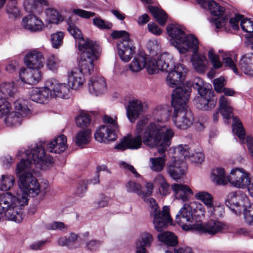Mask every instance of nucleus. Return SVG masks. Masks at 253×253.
<instances>
[{
  "instance_id": "nucleus-3",
  "label": "nucleus",
  "mask_w": 253,
  "mask_h": 253,
  "mask_svg": "<svg viewBox=\"0 0 253 253\" xmlns=\"http://www.w3.org/2000/svg\"><path fill=\"white\" fill-rule=\"evenodd\" d=\"M68 32L78 40V48L82 52L79 62V70L84 75H90L94 71V62L99 57L101 50L95 42L83 39L81 31L72 23H68Z\"/></svg>"
},
{
  "instance_id": "nucleus-26",
  "label": "nucleus",
  "mask_w": 253,
  "mask_h": 253,
  "mask_svg": "<svg viewBox=\"0 0 253 253\" xmlns=\"http://www.w3.org/2000/svg\"><path fill=\"white\" fill-rule=\"evenodd\" d=\"M94 138L99 142L107 143L114 141L116 139L115 130L107 125H103L96 130Z\"/></svg>"
},
{
  "instance_id": "nucleus-24",
  "label": "nucleus",
  "mask_w": 253,
  "mask_h": 253,
  "mask_svg": "<svg viewBox=\"0 0 253 253\" xmlns=\"http://www.w3.org/2000/svg\"><path fill=\"white\" fill-rule=\"evenodd\" d=\"M118 54L121 59L128 62L135 53V48L129 40L119 41L117 43Z\"/></svg>"
},
{
  "instance_id": "nucleus-62",
  "label": "nucleus",
  "mask_w": 253,
  "mask_h": 253,
  "mask_svg": "<svg viewBox=\"0 0 253 253\" xmlns=\"http://www.w3.org/2000/svg\"><path fill=\"white\" fill-rule=\"evenodd\" d=\"M48 228L52 230H59L63 231L68 229V226L62 222L54 221L49 224Z\"/></svg>"
},
{
  "instance_id": "nucleus-23",
  "label": "nucleus",
  "mask_w": 253,
  "mask_h": 253,
  "mask_svg": "<svg viewBox=\"0 0 253 253\" xmlns=\"http://www.w3.org/2000/svg\"><path fill=\"white\" fill-rule=\"evenodd\" d=\"M24 61L28 68L40 69L43 67L44 58L42 52L33 50L26 54Z\"/></svg>"
},
{
  "instance_id": "nucleus-19",
  "label": "nucleus",
  "mask_w": 253,
  "mask_h": 253,
  "mask_svg": "<svg viewBox=\"0 0 253 253\" xmlns=\"http://www.w3.org/2000/svg\"><path fill=\"white\" fill-rule=\"evenodd\" d=\"M87 87L89 93L93 95L98 96L104 93L107 90L105 79L98 75L91 76L88 81Z\"/></svg>"
},
{
  "instance_id": "nucleus-7",
  "label": "nucleus",
  "mask_w": 253,
  "mask_h": 253,
  "mask_svg": "<svg viewBox=\"0 0 253 253\" xmlns=\"http://www.w3.org/2000/svg\"><path fill=\"white\" fill-rule=\"evenodd\" d=\"M225 205L236 214L243 211L245 222L253 225V203L249 205L248 198L241 191L230 193L225 201Z\"/></svg>"
},
{
  "instance_id": "nucleus-39",
  "label": "nucleus",
  "mask_w": 253,
  "mask_h": 253,
  "mask_svg": "<svg viewBox=\"0 0 253 253\" xmlns=\"http://www.w3.org/2000/svg\"><path fill=\"white\" fill-rule=\"evenodd\" d=\"M152 235L147 232L141 233L135 242V248H146L150 247L153 242Z\"/></svg>"
},
{
  "instance_id": "nucleus-25",
  "label": "nucleus",
  "mask_w": 253,
  "mask_h": 253,
  "mask_svg": "<svg viewBox=\"0 0 253 253\" xmlns=\"http://www.w3.org/2000/svg\"><path fill=\"white\" fill-rule=\"evenodd\" d=\"M167 31L170 37L171 44L177 48L181 42L185 33L182 28L176 24H169L167 26Z\"/></svg>"
},
{
  "instance_id": "nucleus-9",
  "label": "nucleus",
  "mask_w": 253,
  "mask_h": 253,
  "mask_svg": "<svg viewBox=\"0 0 253 253\" xmlns=\"http://www.w3.org/2000/svg\"><path fill=\"white\" fill-rule=\"evenodd\" d=\"M194 197L205 205L210 216L219 218L223 216L224 213L223 206L214 204L213 197L211 193L205 191H200L195 194Z\"/></svg>"
},
{
  "instance_id": "nucleus-60",
  "label": "nucleus",
  "mask_w": 253,
  "mask_h": 253,
  "mask_svg": "<svg viewBox=\"0 0 253 253\" xmlns=\"http://www.w3.org/2000/svg\"><path fill=\"white\" fill-rule=\"evenodd\" d=\"M117 120V118L116 116L114 118H112L106 115H104L103 118V122L106 124L105 125H107V126H110L115 130L118 127Z\"/></svg>"
},
{
  "instance_id": "nucleus-16",
  "label": "nucleus",
  "mask_w": 253,
  "mask_h": 253,
  "mask_svg": "<svg viewBox=\"0 0 253 253\" xmlns=\"http://www.w3.org/2000/svg\"><path fill=\"white\" fill-rule=\"evenodd\" d=\"M196 231L200 233H207L210 235H215L227 229V225L223 222L211 219L206 225L197 224Z\"/></svg>"
},
{
  "instance_id": "nucleus-56",
  "label": "nucleus",
  "mask_w": 253,
  "mask_h": 253,
  "mask_svg": "<svg viewBox=\"0 0 253 253\" xmlns=\"http://www.w3.org/2000/svg\"><path fill=\"white\" fill-rule=\"evenodd\" d=\"M192 85L193 88L197 90L198 93H202V91L205 92L209 90L206 87L204 81L199 77L194 79Z\"/></svg>"
},
{
  "instance_id": "nucleus-12",
  "label": "nucleus",
  "mask_w": 253,
  "mask_h": 253,
  "mask_svg": "<svg viewBox=\"0 0 253 253\" xmlns=\"http://www.w3.org/2000/svg\"><path fill=\"white\" fill-rule=\"evenodd\" d=\"M47 85L51 90L52 98H69L71 88L68 84L60 83L54 78H50L47 80Z\"/></svg>"
},
{
  "instance_id": "nucleus-37",
  "label": "nucleus",
  "mask_w": 253,
  "mask_h": 253,
  "mask_svg": "<svg viewBox=\"0 0 253 253\" xmlns=\"http://www.w3.org/2000/svg\"><path fill=\"white\" fill-rule=\"evenodd\" d=\"M91 132L89 129L78 131L74 137V140L79 147L87 145L90 141Z\"/></svg>"
},
{
  "instance_id": "nucleus-57",
  "label": "nucleus",
  "mask_w": 253,
  "mask_h": 253,
  "mask_svg": "<svg viewBox=\"0 0 253 253\" xmlns=\"http://www.w3.org/2000/svg\"><path fill=\"white\" fill-rule=\"evenodd\" d=\"M6 12L9 18L15 19L19 16V10L14 4L7 5L6 7Z\"/></svg>"
},
{
  "instance_id": "nucleus-46",
  "label": "nucleus",
  "mask_w": 253,
  "mask_h": 253,
  "mask_svg": "<svg viewBox=\"0 0 253 253\" xmlns=\"http://www.w3.org/2000/svg\"><path fill=\"white\" fill-rule=\"evenodd\" d=\"M236 55L234 54L226 53L222 58V61L225 66L233 70L236 75H238L239 72L234 62V60H236Z\"/></svg>"
},
{
  "instance_id": "nucleus-49",
  "label": "nucleus",
  "mask_w": 253,
  "mask_h": 253,
  "mask_svg": "<svg viewBox=\"0 0 253 253\" xmlns=\"http://www.w3.org/2000/svg\"><path fill=\"white\" fill-rule=\"evenodd\" d=\"M15 112L21 116H26L31 113L30 110L26 105V102L22 99H18L14 102Z\"/></svg>"
},
{
  "instance_id": "nucleus-42",
  "label": "nucleus",
  "mask_w": 253,
  "mask_h": 253,
  "mask_svg": "<svg viewBox=\"0 0 253 253\" xmlns=\"http://www.w3.org/2000/svg\"><path fill=\"white\" fill-rule=\"evenodd\" d=\"M159 240L169 246H175L178 244L176 236L172 232L166 231L158 235Z\"/></svg>"
},
{
  "instance_id": "nucleus-35",
  "label": "nucleus",
  "mask_w": 253,
  "mask_h": 253,
  "mask_svg": "<svg viewBox=\"0 0 253 253\" xmlns=\"http://www.w3.org/2000/svg\"><path fill=\"white\" fill-rule=\"evenodd\" d=\"M166 53L161 54L157 60L152 57L145 56L144 67L146 69L148 74L153 75L158 73L159 70L162 71L160 61L161 57Z\"/></svg>"
},
{
  "instance_id": "nucleus-17",
  "label": "nucleus",
  "mask_w": 253,
  "mask_h": 253,
  "mask_svg": "<svg viewBox=\"0 0 253 253\" xmlns=\"http://www.w3.org/2000/svg\"><path fill=\"white\" fill-rule=\"evenodd\" d=\"M20 80L24 83L35 85L42 81V74L37 69H20L19 73Z\"/></svg>"
},
{
  "instance_id": "nucleus-63",
  "label": "nucleus",
  "mask_w": 253,
  "mask_h": 253,
  "mask_svg": "<svg viewBox=\"0 0 253 253\" xmlns=\"http://www.w3.org/2000/svg\"><path fill=\"white\" fill-rule=\"evenodd\" d=\"M243 17V15L240 14L236 15L234 17L231 18L229 20L230 26L235 30H238L239 29V22H241Z\"/></svg>"
},
{
  "instance_id": "nucleus-51",
  "label": "nucleus",
  "mask_w": 253,
  "mask_h": 253,
  "mask_svg": "<svg viewBox=\"0 0 253 253\" xmlns=\"http://www.w3.org/2000/svg\"><path fill=\"white\" fill-rule=\"evenodd\" d=\"M64 34L62 32H57L51 35V41L52 45L54 48H59L63 42Z\"/></svg>"
},
{
  "instance_id": "nucleus-13",
  "label": "nucleus",
  "mask_w": 253,
  "mask_h": 253,
  "mask_svg": "<svg viewBox=\"0 0 253 253\" xmlns=\"http://www.w3.org/2000/svg\"><path fill=\"white\" fill-rule=\"evenodd\" d=\"M231 184L237 188H248L251 179L249 173L242 168H236L231 170L229 176Z\"/></svg>"
},
{
  "instance_id": "nucleus-33",
  "label": "nucleus",
  "mask_w": 253,
  "mask_h": 253,
  "mask_svg": "<svg viewBox=\"0 0 253 253\" xmlns=\"http://www.w3.org/2000/svg\"><path fill=\"white\" fill-rule=\"evenodd\" d=\"M218 111L223 118L228 120L232 116L233 107L230 99L221 95L219 99Z\"/></svg>"
},
{
  "instance_id": "nucleus-22",
  "label": "nucleus",
  "mask_w": 253,
  "mask_h": 253,
  "mask_svg": "<svg viewBox=\"0 0 253 253\" xmlns=\"http://www.w3.org/2000/svg\"><path fill=\"white\" fill-rule=\"evenodd\" d=\"M29 98L33 101L39 103H45L52 98L50 88L47 87V80L43 87H34L29 93Z\"/></svg>"
},
{
  "instance_id": "nucleus-10",
  "label": "nucleus",
  "mask_w": 253,
  "mask_h": 253,
  "mask_svg": "<svg viewBox=\"0 0 253 253\" xmlns=\"http://www.w3.org/2000/svg\"><path fill=\"white\" fill-rule=\"evenodd\" d=\"M175 221L185 231L196 230L197 224H193V213L188 203L184 204L175 216Z\"/></svg>"
},
{
  "instance_id": "nucleus-15",
  "label": "nucleus",
  "mask_w": 253,
  "mask_h": 253,
  "mask_svg": "<svg viewBox=\"0 0 253 253\" xmlns=\"http://www.w3.org/2000/svg\"><path fill=\"white\" fill-rule=\"evenodd\" d=\"M212 98L213 94L210 90L205 92L202 91V93H198L194 98L195 105L197 108L200 110H211L216 105V102Z\"/></svg>"
},
{
  "instance_id": "nucleus-43",
  "label": "nucleus",
  "mask_w": 253,
  "mask_h": 253,
  "mask_svg": "<svg viewBox=\"0 0 253 253\" xmlns=\"http://www.w3.org/2000/svg\"><path fill=\"white\" fill-rule=\"evenodd\" d=\"M145 56L138 55L135 57L128 65L129 70L132 73H138L144 67Z\"/></svg>"
},
{
  "instance_id": "nucleus-21",
  "label": "nucleus",
  "mask_w": 253,
  "mask_h": 253,
  "mask_svg": "<svg viewBox=\"0 0 253 253\" xmlns=\"http://www.w3.org/2000/svg\"><path fill=\"white\" fill-rule=\"evenodd\" d=\"M199 42L194 35H187L176 48L180 53L184 54L188 51L197 53L199 50Z\"/></svg>"
},
{
  "instance_id": "nucleus-31",
  "label": "nucleus",
  "mask_w": 253,
  "mask_h": 253,
  "mask_svg": "<svg viewBox=\"0 0 253 253\" xmlns=\"http://www.w3.org/2000/svg\"><path fill=\"white\" fill-rule=\"evenodd\" d=\"M67 148V138L64 135H60L47 145L48 150L56 154L64 152Z\"/></svg>"
},
{
  "instance_id": "nucleus-30",
  "label": "nucleus",
  "mask_w": 253,
  "mask_h": 253,
  "mask_svg": "<svg viewBox=\"0 0 253 253\" xmlns=\"http://www.w3.org/2000/svg\"><path fill=\"white\" fill-rule=\"evenodd\" d=\"M171 189L175 199L186 202L193 194L191 189L187 185L174 183L171 185Z\"/></svg>"
},
{
  "instance_id": "nucleus-48",
  "label": "nucleus",
  "mask_w": 253,
  "mask_h": 253,
  "mask_svg": "<svg viewBox=\"0 0 253 253\" xmlns=\"http://www.w3.org/2000/svg\"><path fill=\"white\" fill-rule=\"evenodd\" d=\"M191 211L193 212L195 216L200 217H204L206 213V209L205 206L201 203L193 201L188 203Z\"/></svg>"
},
{
  "instance_id": "nucleus-8",
  "label": "nucleus",
  "mask_w": 253,
  "mask_h": 253,
  "mask_svg": "<svg viewBox=\"0 0 253 253\" xmlns=\"http://www.w3.org/2000/svg\"><path fill=\"white\" fill-rule=\"evenodd\" d=\"M150 209V215L153 219V224L158 231H161L168 223L171 221L169 214V207L167 206L163 207V211L159 210L158 204L152 198H146L145 195L141 196Z\"/></svg>"
},
{
  "instance_id": "nucleus-28",
  "label": "nucleus",
  "mask_w": 253,
  "mask_h": 253,
  "mask_svg": "<svg viewBox=\"0 0 253 253\" xmlns=\"http://www.w3.org/2000/svg\"><path fill=\"white\" fill-rule=\"evenodd\" d=\"M143 110L142 102L134 99L129 102L126 107V116L129 121L133 123L139 117Z\"/></svg>"
},
{
  "instance_id": "nucleus-38",
  "label": "nucleus",
  "mask_w": 253,
  "mask_h": 253,
  "mask_svg": "<svg viewBox=\"0 0 253 253\" xmlns=\"http://www.w3.org/2000/svg\"><path fill=\"white\" fill-rule=\"evenodd\" d=\"M45 21L49 24H58L63 21V17L58 11L53 7H48L45 9Z\"/></svg>"
},
{
  "instance_id": "nucleus-34",
  "label": "nucleus",
  "mask_w": 253,
  "mask_h": 253,
  "mask_svg": "<svg viewBox=\"0 0 253 253\" xmlns=\"http://www.w3.org/2000/svg\"><path fill=\"white\" fill-rule=\"evenodd\" d=\"M191 61L194 69L199 73H204L207 69L208 60L205 55L193 53Z\"/></svg>"
},
{
  "instance_id": "nucleus-41",
  "label": "nucleus",
  "mask_w": 253,
  "mask_h": 253,
  "mask_svg": "<svg viewBox=\"0 0 253 253\" xmlns=\"http://www.w3.org/2000/svg\"><path fill=\"white\" fill-rule=\"evenodd\" d=\"M165 164V156L151 158L149 159V166L153 171L157 172L162 171L164 169Z\"/></svg>"
},
{
  "instance_id": "nucleus-1",
  "label": "nucleus",
  "mask_w": 253,
  "mask_h": 253,
  "mask_svg": "<svg viewBox=\"0 0 253 253\" xmlns=\"http://www.w3.org/2000/svg\"><path fill=\"white\" fill-rule=\"evenodd\" d=\"M23 159L17 164L15 173L18 177L19 190L14 195L10 192L0 194V214L6 219L20 222L23 218L22 207L28 204L29 197H35L49 189L48 183L40 184L34 173L38 169L46 170L53 164V159L45 154L41 144H35L31 150H27Z\"/></svg>"
},
{
  "instance_id": "nucleus-44",
  "label": "nucleus",
  "mask_w": 253,
  "mask_h": 253,
  "mask_svg": "<svg viewBox=\"0 0 253 253\" xmlns=\"http://www.w3.org/2000/svg\"><path fill=\"white\" fill-rule=\"evenodd\" d=\"M15 180L14 177L11 174H3L0 177V190L8 191L13 186Z\"/></svg>"
},
{
  "instance_id": "nucleus-55",
  "label": "nucleus",
  "mask_w": 253,
  "mask_h": 253,
  "mask_svg": "<svg viewBox=\"0 0 253 253\" xmlns=\"http://www.w3.org/2000/svg\"><path fill=\"white\" fill-rule=\"evenodd\" d=\"M240 25L244 31L250 33L251 36H253V20L243 18L241 21Z\"/></svg>"
},
{
  "instance_id": "nucleus-45",
  "label": "nucleus",
  "mask_w": 253,
  "mask_h": 253,
  "mask_svg": "<svg viewBox=\"0 0 253 253\" xmlns=\"http://www.w3.org/2000/svg\"><path fill=\"white\" fill-rule=\"evenodd\" d=\"M15 89L13 83H4L0 85V93L1 96L0 99L12 97L15 93Z\"/></svg>"
},
{
  "instance_id": "nucleus-58",
  "label": "nucleus",
  "mask_w": 253,
  "mask_h": 253,
  "mask_svg": "<svg viewBox=\"0 0 253 253\" xmlns=\"http://www.w3.org/2000/svg\"><path fill=\"white\" fill-rule=\"evenodd\" d=\"M93 24L98 28L102 29H109L112 27L111 23L105 21L100 17H95L93 19Z\"/></svg>"
},
{
  "instance_id": "nucleus-18",
  "label": "nucleus",
  "mask_w": 253,
  "mask_h": 253,
  "mask_svg": "<svg viewBox=\"0 0 253 253\" xmlns=\"http://www.w3.org/2000/svg\"><path fill=\"white\" fill-rule=\"evenodd\" d=\"M233 132L239 137L241 143H247L249 152L253 159V137L248 136L245 138V132L240 120L237 117H233Z\"/></svg>"
},
{
  "instance_id": "nucleus-64",
  "label": "nucleus",
  "mask_w": 253,
  "mask_h": 253,
  "mask_svg": "<svg viewBox=\"0 0 253 253\" xmlns=\"http://www.w3.org/2000/svg\"><path fill=\"white\" fill-rule=\"evenodd\" d=\"M110 198L104 195L100 196L97 201L95 202L96 207L97 208H103L106 207L109 204Z\"/></svg>"
},
{
  "instance_id": "nucleus-54",
  "label": "nucleus",
  "mask_w": 253,
  "mask_h": 253,
  "mask_svg": "<svg viewBox=\"0 0 253 253\" xmlns=\"http://www.w3.org/2000/svg\"><path fill=\"white\" fill-rule=\"evenodd\" d=\"M208 56L214 68L217 69L222 67V63L219 60L218 56L215 53L213 49H209Z\"/></svg>"
},
{
  "instance_id": "nucleus-2",
  "label": "nucleus",
  "mask_w": 253,
  "mask_h": 253,
  "mask_svg": "<svg viewBox=\"0 0 253 253\" xmlns=\"http://www.w3.org/2000/svg\"><path fill=\"white\" fill-rule=\"evenodd\" d=\"M148 124L146 118L140 119L136 126L134 136L132 135L124 137L115 148L120 150L138 149L141 147L142 143L150 147H159V153L163 154L171 144V141L175 132L167 126L161 124Z\"/></svg>"
},
{
  "instance_id": "nucleus-32",
  "label": "nucleus",
  "mask_w": 253,
  "mask_h": 253,
  "mask_svg": "<svg viewBox=\"0 0 253 253\" xmlns=\"http://www.w3.org/2000/svg\"><path fill=\"white\" fill-rule=\"evenodd\" d=\"M239 67L244 74L253 77V53L243 55L239 60Z\"/></svg>"
},
{
  "instance_id": "nucleus-4",
  "label": "nucleus",
  "mask_w": 253,
  "mask_h": 253,
  "mask_svg": "<svg viewBox=\"0 0 253 253\" xmlns=\"http://www.w3.org/2000/svg\"><path fill=\"white\" fill-rule=\"evenodd\" d=\"M191 85L190 83L184 84L176 87L172 93L171 105L174 108L172 121L178 129H187L194 121L192 113L187 107L191 92Z\"/></svg>"
},
{
  "instance_id": "nucleus-50",
  "label": "nucleus",
  "mask_w": 253,
  "mask_h": 253,
  "mask_svg": "<svg viewBox=\"0 0 253 253\" xmlns=\"http://www.w3.org/2000/svg\"><path fill=\"white\" fill-rule=\"evenodd\" d=\"M76 124L80 127L87 126L90 122L89 115L84 111H81L75 118Z\"/></svg>"
},
{
  "instance_id": "nucleus-29",
  "label": "nucleus",
  "mask_w": 253,
  "mask_h": 253,
  "mask_svg": "<svg viewBox=\"0 0 253 253\" xmlns=\"http://www.w3.org/2000/svg\"><path fill=\"white\" fill-rule=\"evenodd\" d=\"M85 82V78L77 69H75L68 73V84L71 89L78 90L82 88Z\"/></svg>"
},
{
  "instance_id": "nucleus-36",
  "label": "nucleus",
  "mask_w": 253,
  "mask_h": 253,
  "mask_svg": "<svg viewBox=\"0 0 253 253\" xmlns=\"http://www.w3.org/2000/svg\"><path fill=\"white\" fill-rule=\"evenodd\" d=\"M211 179L218 185H226L229 181V176H227L225 170L222 168H215L212 170Z\"/></svg>"
},
{
  "instance_id": "nucleus-59",
  "label": "nucleus",
  "mask_w": 253,
  "mask_h": 253,
  "mask_svg": "<svg viewBox=\"0 0 253 253\" xmlns=\"http://www.w3.org/2000/svg\"><path fill=\"white\" fill-rule=\"evenodd\" d=\"M226 81L223 77H219L215 79L213 81V84L214 89L218 93H221L223 88H225L224 86L226 85Z\"/></svg>"
},
{
  "instance_id": "nucleus-40",
  "label": "nucleus",
  "mask_w": 253,
  "mask_h": 253,
  "mask_svg": "<svg viewBox=\"0 0 253 253\" xmlns=\"http://www.w3.org/2000/svg\"><path fill=\"white\" fill-rule=\"evenodd\" d=\"M148 9L160 25L164 26L166 24L168 16L163 10L154 6H149Z\"/></svg>"
},
{
  "instance_id": "nucleus-5",
  "label": "nucleus",
  "mask_w": 253,
  "mask_h": 253,
  "mask_svg": "<svg viewBox=\"0 0 253 253\" xmlns=\"http://www.w3.org/2000/svg\"><path fill=\"white\" fill-rule=\"evenodd\" d=\"M170 161L167 170L170 176L177 181L184 174L186 168L184 161L190 158V152L188 145L180 144L170 148L169 152Z\"/></svg>"
},
{
  "instance_id": "nucleus-27",
  "label": "nucleus",
  "mask_w": 253,
  "mask_h": 253,
  "mask_svg": "<svg viewBox=\"0 0 253 253\" xmlns=\"http://www.w3.org/2000/svg\"><path fill=\"white\" fill-rule=\"evenodd\" d=\"M152 115L154 120L156 121L153 123L169 126L174 132V129L170 126L164 124V123L169 120V110L168 106L159 105L157 106L153 110Z\"/></svg>"
},
{
  "instance_id": "nucleus-14",
  "label": "nucleus",
  "mask_w": 253,
  "mask_h": 253,
  "mask_svg": "<svg viewBox=\"0 0 253 253\" xmlns=\"http://www.w3.org/2000/svg\"><path fill=\"white\" fill-rule=\"evenodd\" d=\"M207 7L211 15L216 17L211 20V22L214 24L216 28H221L227 23L228 18L226 16L222 17L224 12V7L213 0H209Z\"/></svg>"
},
{
  "instance_id": "nucleus-61",
  "label": "nucleus",
  "mask_w": 253,
  "mask_h": 253,
  "mask_svg": "<svg viewBox=\"0 0 253 253\" xmlns=\"http://www.w3.org/2000/svg\"><path fill=\"white\" fill-rule=\"evenodd\" d=\"M111 37L114 39H120L119 41L130 39L128 33L126 31H114L112 33Z\"/></svg>"
},
{
  "instance_id": "nucleus-47",
  "label": "nucleus",
  "mask_w": 253,
  "mask_h": 253,
  "mask_svg": "<svg viewBox=\"0 0 253 253\" xmlns=\"http://www.w3.org/2000/svg\"><path fill=\"white\" fill-rule=\"evenodd\" d=\"M78 235L71 233L69 237L63 236L57 239V244L60 246H66L70 248H74L75 242L78 239Z\"/></svg>"
},
{
  "instance_id": "nucleus-11",
  "label": "nucleus",
  "mask_w": 253,
  "mask_h": 253,
  "mask_svg": "<svg viewBox=\"0 0 253 253\" xmlns=\"http://www.w3.org/2000/svg\"><path fill=\"white\" fill-rule=\"evenodd\" d=\"M10 104L4 99H0V118L5 117L4 122L8 126H14L21 123V116L16 112H11Z\"/></svg>"
},
{
  "instance_id": "nucleus-52",
  "label": "nucleus",
  "mask_w": 253,
  "mask_h": 253,
  "mask_svg": "<svg viewBox=\"0 0 253 253\" xmlns=\"http://www.w3.org/2000/svg\"><path fill=\"white\" fill-rule=\"evenodd\" d=\"M60 63V60L58 57L52 54L47 58L46 66L49 70L54 71L59 68Z\"/></svg>"
},
{
  "instance_id": "nucleus-53",
  "label": "nucleus",
  "mask_w": 253,
  "mask_h": 253,
  "mask_svg": "<svg viewBox=\"0 0 253 253\" xmlns=\"http://www.w3.org/2000/svg\"><path fill=\"white\" fill-rule=\"evenodd\" d=\"M127 191L129 192H134L138 195L143 196L144 193L141 190V186L139 183L133 181H129L126 185Z\"/></svg>"
},
{
  "instance_id": "nucleus-20",
  "label": "nucleus",
  "mask_w": 253,
  "mask_h": 253,
  "mask_svg": "<svg viewBox=\"0 0 253 253\" xmlns=\"http://www.w3.org/2000/svg\"><path fill=\"white\" fill-rule=\"evenodd\" d=\"M21 25L23 29L31 32L42 31L44 27L42 20L35 14H30L24 17Z\"/></svg>"
},
{
  "instance_id": "nucleus-6",
  "label": "nucleus",
  "mask_w": 253,
  "mask_h": 253,
  "mask_svg": "<svg viewBox=\"0 0 253 253\" xmlns=\"http://www.w3.org/2000/svg\"><path fill=\"white\" fill-rule=\"evenodd\" d=\"M160 64L162 71L168 73L166 80L168 86L174 87L183 81L188 69L183 64H175L170 54L166 53L163 55L160 59Z\"/></svg>"
}]
</instances>
